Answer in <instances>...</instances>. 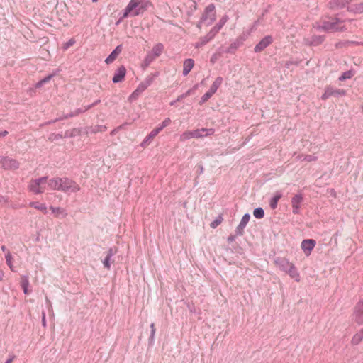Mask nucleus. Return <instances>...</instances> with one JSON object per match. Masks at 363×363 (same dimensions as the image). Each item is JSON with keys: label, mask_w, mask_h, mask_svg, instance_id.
<instances>
[{"label": "nucleus", "mask_w": 363, "mask_h": 363, "mask_svg": "<svg viewBox=\"0 0 363 363\" xmlns=\"http://www.w3.org/2000/svg\"><path fill=\"white\" fill-rule=\"evenodd\" d=\"M345 21L338 18L337 16L331 18L330 21L323 19L321 25L318 26V29L328 33L343 32L346 30V27L343 25Z\"/></svg>", "instance_id": "f257e3e1"}, {"label": "nucleus", "mask_w": 363, "mask_h": 363, "mask_svg": "<svg viewBox=\"0 0 363 363\" xmlns=\"http://www.w3.org/2000/svg\"><path fill=\"white\" fill-rule=\"evenodd\" d=\"M215 20V6L211 4L206 7L200 21L197 23V27L201 29L203 26H208L211 25Z\"/></svg>", "instance_id": "f03ea898"}, {"label": "nucleus", "mask_w": 363, "mask_h": 363, "mask_svg": "<svg viewBox=\"0 0 363 363\" xmlns=\"http://www.w3.org/2000/svg\"><path fill=\"white\" fill-rule=\"evenodd\" d=\"M48 186V177L31 179L28 185V190L34 194H43Z\"/></svg>", "instance_id": "7ed1b4c3"}, {"label": "nucleus", "mask_w": 363, "mask_h": 363, "mask_svg": "<svg viewBox=\"0 0 363 363\" xmlns=\"http://www.w3.org/2000/svg\"><path fill=\"white\" fill-rule=\"evenodd\" d=\"M154 77L148 76L137 87V89L129 96L130 101H135L138 97L153 82Z\"/></svg>", "instance_id": "20e7f679"}, {"label": "nucleus", "mask_w": 363, "mask_h": 363, "mask_svg": "<svg viewBox=\"0 0 363 363\" xmlns=\"http://www.w3.org/2000/svg\"><path fill=\"white\" fill-rule=\"evenodd\" d=\"M79 190L80 186L76 182L67 177H62V191L75 193Z\"/></svg>", "instance_id": "39448f33"}, {"label": "nucleus", "mask_w": 363, "mask_h": 363, "mask_svg": "<svg viewBox=\"0 0 363 363\" xmlns=\"http://www.w3.org/2000/svg\"><path fill=\"white\" fill-rule=\"evenodd\" d=\"M347 91L345 89H335L332 86H327L323 94L321 96L322 100H326L331 96L340 97L346 95Z\"/></svg>", "instance_id": "423d86ee"}, {"label": "nucleus", "mask_w": 363, "mask_h": 363, "mask_svg": "<svg viewBox=\"0 0 363 363\" xmlns=\"http://www.w3.org/2000/svg\"><path fill=\"white\" fill-rule=\"evenodd\" d=\"M1 164L4 170H16L20 167V163L17 160L6 156H2Z\"/></svg>", "instance_id": "0eeeda50"}, {"label": "nucleus", "mask_w": 363, "mask_h": 363, "mask_svg": "<svg viewBox=\"0 0 363 363\" xmlns=\"http://www.w3.org/2000/svg\"><path fill=\"white\" fill-rule=\"evenodd\" d=\"M352 320L359 325H363V301L357 303L352 313Z\"/></svg>", "instance_id": "6e6552de"}, {"label": "nucleus", "mask_w": 363, "mask_h": 363, "mask_svg": "<svg viewBox=\"0 0 363 363\" xmlns=\"http://www.w3.org/2000/svg\"><path fill=\"white\" fill-rule=\"evenodd\" d=\"M273 42L272 37L271 35H267L262 38L254 48L255 52H260L264 50L267 47L271 45Z\"/></svg>", "instance_id": "1a4fd4ad"}, {"label": "nucleus", "mask_w": 363, "mask_h": 363, "mask_svg": "<svg viewBox=\"0 0 363 363\" xmlns=\"http://www.w3.org/2000/svg\"><path fill=\"white\" fill-rule=\"evenodd\" d=\"M352 0H331L328 4V7L333 11L342 9L348 5Z\"/></svg>", "instance_id": "9d476101"}, {"label": "nucleus", "mask_w": 363, "mask_h": 363, "mask_svg": "<svg viewBox=\"0 0 363 363\" xmlns=\"http://www.w3.org/2000/svg\"><path fill=\"white\" fill-rule=\"evenodd\" d=\"M62 177H55L48 181V186L50 190L62 191Z\"/></svg>", "instance_id": "9b49d317"}, {"label": "nucleus", "mask_w": 363, "mask_h": 363, "mask_svg": "<svg viewBox=\"0 0 363 363\" xmlns=\"http://www.w3.org/2000/svg\"><path fill=\"white\" fill-rule=\"evenodd\" d=\"M214 129L201 128L192 130L193 138H199L203 136H209L214 134Z\"/></svg>", "instance_id": "f8f14e48"}, {"label": "nucleus", "mask_w": 363, "mask_h": 363, "mask_svg": "<svg viewBox=\"0 0 363 363\" xmlns=\"http://www.w3.org/2000/svg\"><path fill=\"white\" fill-rule=\"evenodd\" d=\"M315 245V241L312 239L303 240L301 242V248L305 254L308 256Z\"/></svg>", "instance_id": "ddd939ff"}, {"label": "nucleus", "mask_w": 363, "mask_h": 363, "mask_svg": "<svg viewBox=\"0 0 363 363\" xmlns=\"http://www.w3.org/2000/svg\"><path fill=\"white\" fill-rule=\"evenodd\" d=\"M216 35V33L211 29L206 35L199 38V40L195 44V48H199L203 46L211 40Z\"/></svg>", "instance_id": "4468645a"}, {"label": "nucleus", "mask_w": 363, "mask_h": 363, "mask_svg": "<svg viewBox=\"0 0 363 363\" xmlns=\"http://www.w3.org/2000/svg\"><path fill=\"white\" fill-rule=\"evenodd\" d=\"M303 196L301 194H296L291 199V206H292V212L294 214H298L299 213L300 204L303 201Z\"/></svg>", "instance_id": "2eb2a0df"}, {"label": "nucleus", "mask_w": 363, "mask_h": 363, "mask_svg": "<svg viewBox=\"0 0 363 363\" xmlns=\"http://www.w3.org/2000/svg\"><path fill=\"white\" fill-rule=\"evenodd\" d=\"M250 218V216L249 213H245L242 216L241 221L240 222L239 225L236 228V230H235L236 235H243L244 228H245L247 223L249 222Z\"/></svg>", "instance_id": "dca6fc26"}, {"label": "nucleus", "mask_w": 363, "mask_h": 363, "mask_svg": "<svg viewBox=\"0 0 363 363\" xmlns=\"http://www.w3.org/2000/svg\"><path fill=\"white\" fill-rule=\"evenodd\" d=\"M274 263L276 266L281 271L286 272L289 267L292 264L289 259L284 257H279L275 259Z\"/></svg>", "instance_id": "f3484780"}, {"label": "nucleus", "mask_w": 363, "mask_h": 363, "mask_svg": "<svg viewBox=\"0 0 363 363\" xmlns=\"http://www.w3.org/2000/svg\"><path fill=\"white\" fill-rule=\"evenodd\" d=\"M126 73V69L123 65L120 66L116 71L112 79L113 83H118L123 80Z\"/></svg>", "instance_id": "a211bd4d"}, {"label": "nucleus", "mask_w": 363, "mask_h": 363, "mask_svg": "<svg viewBox=\"0 0 363 363\" xmlns=\"http://www.w3.org/2000/svg\"><path fill=\"white\" fill-rule=\"evenodd\" d=\"M149 6H151V3L146 0H139L138 8L135 9L133 13V16L143 14L148 8Z\"/></svg>", "instance_id": "6ab92c4d"}, {"label": "nucleus", "mask_w": 363, "mask_h": 363, "mask_svg": "<svg viewBox=\"0 0 363 363\" xmlns=\"http://www.w3.org/2000/svg\"><path fill=\"white\" fill-rule=\"evenodd\" d=\"M139 0H130L125 9L123 18H126L129 13H133L134 11L138 8Z\"/></svg>", "instance_id": "aec40b11"}, {"label": "nucleus", "mask_w": 363, "mask_h": 363, "mask_svg": "<svg viewBox=\"0 0 363 363\" xmlns=\"http://www.w3.org/2000/svg\"><path fill=\"white\" fill-rule=\"evenodd\" d=\"M121 51H122V45H119L107 57V58L105 60V62L106 64H110V63L113 62L116 59L117 56L121 52Z\"/></svg>", "instance_id": "412c9836"}, {"label": "nucleus", "mask_w": 363, "mask_h": 363, "mask_svg": "<svg viewBox=\"0 0 363 363\" xmlns=\"http://www.w3.org/2000/svg\"><path fill=\"white\" fill-rule=\"evenodd\" d=\"M291 278L294 279L296 282H299L301 280L300 274L297 271L295 265L292 263L286 272Z\"/></svg>", "instance_id": "4be33fe9"}, {"label": "nucleus", "mask_w": 363, "mask_h": 363, "mask_svg": "<svg viewBox=\"0 0 363 363\" xmlns=\"http://www.w3.org/2000/svg\"><path fill=\"white\" fill-rule=\"evenodd\" d=\"M194 61L192 59H186L184 62L183 74L186 76L192 69Z\"/></svg>", "instance_id": "5701e85b"}, {"label": "nucleus", "mask_w": 363, "mask_h": 363, "mask_svg": "<svg viewBox=\"0 0 363 363\" xmlns=\"http://www.w3.org/2000/svg\"><path fill=\"white\" fill-rule=\"evenodd\" d=\"M363 340V328L356 333L351 340L352 345H357Z\"/></svg>", "instance_id": "b1692460"}, {"label": "nucleus", "mask_w": 363, "mask_h": 363, "mask_svg": "<svg viewBox=\"0 0 363 363\" xmlns=\"http://www.w3.org/2000/svg\"><path fill=\"white\" fill-rule=\"evenodd\" d=\"M91 108V106H85L84 108H78V109L75 110L73 113L66 115L64 117L60 118L59 120L65 119V118H68L70 117H74V116H78L80 113H84L85 111H88Z\"/></svg>", "instance_id": "393cba45"}, {"label": "nucleus", "mask_w": 363, "mask_h": 363, "mask_svg": "<svg viewBox=\"0 0 363 363\" xmlns=\"http://www.w3.org/2000/svg\"><path fill=\"white\" fill-rule=\"evenodd\" d=\"M50 208L56 217L62 216V218H65L67 216V211L61 207L50 206Z\"/></svg>", "instance_id": "a878e982"}, {"label": "nucleus", "mask_w": 363, "mask_h": 363, "mask_svg": "<svg viewBox=\"0 0 363 363\" xmlns=\"http://www.w3.org/2000/svg\"><path fill=\"white\" fill-rule=\"evenodd\" d=\"M296 160L298 161H306V162H313L316 161L318 157L314 155H298L296 157Z\"/></svg>", "instance_id": "bb28decb"}, {"label": "nucleus", "mask_w": 363, "mask_h": 363, "mask_svg": "<svg viewBox=\"0 0 363 363\" xmlns=\"http://www.w3.org/2000/svg\"><path fill=\"white\" fill-rule=\"evenodd\" d=\"M164 50V45L162 43H157L154 45V47L152 49L151 55H153L155 56V58L159 57Z\"/></svg>", "instance_id": "cd10ccee"}, {"label": "nucleus", "mask_w": 363, "mask_h": 363, "mask_svg": "<svg viewBox=\"0 0 363 363\" xmlns=\"http://www.w3.org/2000/svg\"><path fill=\"white\" fill-rule=\"evenodd\" d=\"M228 20V16H223L219 21V22L212 28V30L217 34L219 30L223 28V26L225 24L227 21Z\"/></svg>", "instance_id": "c85d7f7f"}, {"label": "nucleus", "mask_w": 363, "mask_h": 363, "mask_svg": "<svg viewBox=\"0 0 363 363\" xmlns=\"http://www.w3.org/2000/svg\"><path fill=\"white\" fill-rule=\"evenodd\" d=\"M223 83V78L221 77H217L215 81L213 82L209 91L212 92L213 94L216 92L219 86Z\"/></svg>", "instance_id": "c756f323"}, {"label": "nucleus", "mask_w": 363, "mask_h": 363, "mask_svg": "<svg viewBox=\"0 0 363 363\" xmlns=\"http://www.w3.org/2000/svg\"><path fill=\"white\" fill-rule=\"evenodd\" d=\"M282 195L280 192L277 191L274 196L271 199L269 205L272 209H275L277 206L279 200L281 198Z\"/></svg>", "instance_id": "7c9ffc66"}, {"label": "nucleus", "mask_w": 363, "mask_h": 363, "mask_svg": "<svg viewBox=\"0 0 363 363\" xmlns=\"http://www.w3.org/2000/svg\"><path fill=\"white\" fill-rule=\"evenodd\" d=\"M347 10L350 12H354L356 13H363V2L357 4L355 5H352L351 6H348Z\"/></svg>", "instance_id": "2f4dec72"}, {"label": "nucleus", "mask_w": 363, "mask_h": 363, "mask_svg": "<svg viewBox=\"0 0 363 363\" xmlns=\"http://www.w3.org/2000/svg\"><path fill=\"white\" fill-rule=\"evenodd\" d=\"M160 132V129H157V128L152 130L150 133V134L145 138L143 142L141 143V145L145 146L146 144L149 143L150 140L153 139Z\"/></svg>", "instance_id": "473e14b6"}, {"label": "nucleus", "mask_w": 363, "mask_h": 363, "mask_svg": "<svg viewBox=\"0 0 363 363\" xmlns=\"http://www.w3.org/2000/svg\"><path fill=\"white\" fill-rule=\"evenodd\" d=\"M325 40L323 35H313L311 38V40L308 43L310 45H318L321 44Z\"/></svg>", "instance_id": "72a5a7b5"}, {"label": "nucleus", "mask_w": 363, "mask_h": 363, "mask_svg": "<svg viewBox=\"0 0 363 363\" xmlns=\"http://www.w3.org/2000/svg\"><path fill=\"white\" fill-rule=\"evenodd\" d=\"M29 206L40 211L45 214L47 213V207L44 203H40L38 202H30Z\"/></svg>", "instance_id": "f704fd0d"}, {"label": "nucleus", "mask_w": 363, "mask_h": 363, "mask_svg": "<svg viewBox=\"0 0 363 363\" xmlns=\"http://www.w3.org/2000/svg\"><path fill=\"white\" fill-rule=\"evenodd\" d=\"M357 44H359V43L356 42V41L345 40V41H340V42L336 43L335 47L337 48H342L344 47H347L351 45H357Z\"/></svg>", "instance_id": "c9c22d12"}, {"label": "nucleus", "mask_w": 363, "mask_h": 363, "mask_svg": "<svg viewBox=\"0 0 363 363\" xmlns=\"http://www.w3.org/2000/svg\"><path fill=\"white\" fill-rule=\"evenodd\" d=\"M354 74V71L348 70L342 74V75L339 77V80L342 82L348 79H351Z\"/></svg>", "instance_id": "e433bc0d"}, {"label": "nucleus", "mask_w": 363, "mask_h": 363, "mask_svg": "<svg viewBox=\"0 0 363 363\" xmlns=\"http://www.w3.org/2000/svg\"><path fill=\"white\" fill-rule=\"evenodd\" d=\"M5 258H6V262L7 265L9 267V268L12 271H14V267L12 264L13 257H12L11 253L9 251H8L7 253L6 254Z\"/></svg>", "instance_id": "4c0bfd02"}, {"label": "nucleus", "mask_w": 363, "mask_h": 363, "mask_svg": "<svg viewBox=\"0 0 363 363\" xmlns=\"http://www.w3.org/2000/svg\"><path fill=\"white\" fill-rule=\"evenodd\" d=\"M253 215L256 218H262L264 216V211L263 208L259 207L254 210Z\"/></svg>", "instance_id": "58836bf2"}, {"label": "nucleus", "mask_w": 363, "mask_h": 363, "mask_svg": "<svg viewBox=\"0 0 363 363\" xmlns=\"http://www.w3.org/2000/svg\"><path fill=\"white\" fill-rule=\"evenodd\" d=\"M193 138L192 131H185L180 135V140L185 141Z\"/></svg>", "instance_id": "ea45409f"}, {"label": "nucleus", "mask_w": 363, "mask_h": 363, "mask_svg": "<svg viewBox=\"0 0 363 363\" xmlns=\"http://www.w3.org/2000/svg\"><path fill=\"white\" fill-rule=\"evenodd\" d=\"M155 59V56H153V55H151L150 53L147 54L143 61L144 65L145 67H147Z\"/></svg>", "instance_id": "a19ab883"}, {"label": "nucleus", "mask_w": 363, "mask_h": 363, "mask_svg": "<svg viewBox=\"0 0 363 363\" xmlns=\"http://www.w3.org/2000/svg\"><path fill=\"white\" fill-rule=\"evenodd\" d=\"M213 94L209 90L205 93L203 96L201 98L200 104H204L206 101H207Z\"/></svg>", "instance_id": "79ce46f5"}, {"label": "nucleus", "mask_w": 363, "mask_h": 363, "mask_svg": "<svg viewBox=\"0 0 363 363\" xmlns=\"http://www.w3.org/2000/svg\"><path fill=\"white\" fill-rule=\"evenodd\" d=\"M223 220V218L221 216H218L211 223V227L212 228H216L217 226H218Z\"/></svg>", "instance_id": "37998d69"}, {"label": "nucleus", "mask_w": 363, "mask_h": 363, "mask_svg": "<svg viewBox=\"0 0 363 363\" xmlns=\"http://www.w3.org/2000/svg\"><path fill=\"white\" fill-rule=\"evenodd\" d=\"M21 284L22 288H26V286H29V280H28V276L27 275H23L21 278Z\"/></svg>", "instance_id": "c03bdc74"}, {"label": "nucleus", "mask_w": 363, "mask_h": 363, "mask_svg": "<svg viewBox=\"0 0 363 363\" xmlns=\"http://www.w3.org/2000/svg\"><path fill=\"white\" fill-rule=\"evenodd\" d=\"M111 257H109V256L106 255L105 259L103 260V264L107 269H110L111 268Z\"/></svg>", "instance_id": "a18cd8bd"}, {"label": "nucleus", "mask_w": 363, "mask_h": 363, "mask_svg": "<svg viewBox=\"0 0 363 363\" xmlns=\"http://www.w3.org/2000/svg\"><path fill=\"white\" fill-rule=\"evenodd\" d=\"M171 122V120L170 118H166L165 120H164L161 124V125L160 127H157V129H160V131H161L163 128H164L165 127H167V125H169Z\"/></svg>", "instance_id": "49530a36"}, {"label": "nucleus", "mask_w": 363, "mask_h": 363, "mask_svg": "<svg viewBox=\"0 0 363 363\" xmlns=\"http://www.w3.org/2000/svg\"><path fill=\"white\" fill-rule=\"evenodd\" d=\"M191 93V90L189 89L186 92H185L184 94H181L180 96H179L177 98V101H182L184 99H185L186 97H187L188 96H189Z\"/></svg>", "instance_id": "de8ad7c7"}, {"label": "nucleus", "mask_w": 363, "mask_h": 363, "mask_svg": "<svg viewBox=\"0 0 363 363\" xmlns=\"http://www.w3.org/2000/svg\"><path fill=\"white\" fill-rule=\"evenodd\" d=\"M107 129L106 126L105 125H98L95 128L94 132V133H96V132H104L106 131Z\"/></svg>", "instance_id": "09e8293b"}, {"label": "nucleus", "mask_w": 363, "mask_h": 363, "mask_svg": "<svg viewBox=\"0 0 363 363\" xmlns=\"http://www.w3.org/2000/svg\"><path fill=\"white\" fill-rule=\"evenodd\" d=\"M150 328H151V334H150V340L152 341L154 340V337H155V324L153 323H151Z\"/></svg>", "instance_id": "8fccbe9b"}, {"label": "nucleus", "mask_w": 363, "mask_h": 363, "mask_svg": "<svg viewBox=\"0 0 363 363\" xmlns=\"http://www.w3.org/2000/svg\"><path fill=\"white\" fill-rule=\"evenodd\" d=\"M117 252V250L116 248H110L107 252V255L109 256V257H112Z\"/></svg>", "instance_id": "3c124183"}, {"label": "nucleus", "mask_w": 363, "mask_h": 363, "mask_svg": "<svg viewBox=\"0 0 363 363\" xmlns=\"http://www.w3.org/2000/svg\"><path fill=\"white\" fill-rule=\"evenodd\" d=\"M54 77V74H50L48 76H47L46 77L43 78V79H41V81L43 82V84H45L48 82H50V80Z\"/></svg>", "instance_id": "603ef678"}, {"label": "nucleus", "mask_w": 363, "mask_h": 363, "mask_svg": "<svg viewBox=\"0 0 363 363\" xmlns=\"http://www.w3.org/2000/svg\"><path fill=\"white\" fill-rule=\"evenodd\" d=\"M74 43V40L73 39H70L67 43L65 47V49L69 48V46L72 45Z\"/></svg>", "instance_id": "864d4df0"}, {"label": "nucleus", "mask_w": 363, "mask_h": 363, "mask_svg": "<svg viewBox=\"0 0 363 363\" xmlns=\"http://www.w3.org/2000/svg\"><path fill=\"white\" fill-rule=\"evenodd\" d=\"M236 238V235H230L228 238V242H233Z\"/></svg>", "instance_id": "5fc2aeb1"}, {"label": "nucleus", "mask_w": 363, "mask_h": 363, "mask_svg": "<svg viewBox=\"0 0 363 363\" xmlns=\"http://www.w3.org/2000/svg\"><path fill=\"white\" fill-rule=\"evenodd\" d=\"M15 355H12L6 361L5 363H12V362L13 361V359H15Z\"/></svg>", "instance_id": "6e6d98bb"}, {"label": "nucleus", "mask_w": 363, "mask_h": 363, "mask_svg": "<svg viewBox=\"0 0 363 363\" xmlns=\"http://www.w3.org/2000/svg\"><path fill=\"white\" fill-rule=\"evenodd\" d=\"M44 84L41 80H40L38 83L35 84V88L39 89Z\"/></svg>", "instance_id": "4d7b16f0"}, {"label": "nucleus", "mask_w": 363, "mask_h": 363, "mask_svg": "<svg viewBox=\"0 0 363 363\" xmlns=\"http://www.w3.org/2000/svg\"><path fill=\"white\" fill-rule=\"evenodd\" d=\"M42 324L44 327H45L46 325V321H45V313L43 314V318H42Z\"/></svg>", "instance_id": "13d9d810"}, {"label": "nucleus", "mask_w": 363, "mask_h": 363, "mask_svg": "<svg viewBox=\"0 0 363 363\" xmlns=\"http://www.w3.org/2000/svg\"><path fill=\"white\" fill-rule=\"evenodd\" d=\"M8 135V131L4 130V131L1 132V133H0V138H1V137H4V136H6V135Z\"/></svg>", "instance_id": "bf43d9fd"}, {"label": "nucleus", "mask_w": 363, "mask_h": 363, "mask_svg": "<svg viewBox=\"0 0 363 363\" xmlns=\"http://www.w3.org/2000/svg\"><path fill=\"white\" fill-rule=\"evenodd\" d=\"M4 277V273L2 270H0V281L3 280V278Z\"/></svg>", "instance_id": "052dcab7"}, {"label": "nucleus", "mask_w": 363, "mask_h": 363, "mask_svg": "<svg viewBox=\"0 0 363 363\" xmlns=\"http://www.w3.org/2000/svg\"><path fill=\"white\" fill-rule=\"evenodd\" d=\"M23 292L25 294H28L29 292H28V286H26V288H23Z\"/></svg>", "instance_id": "680f3d73"}, {"label": "nucleus", "mask_w": 363, "mask_h": 363, "mask_svg": "<svg viewBox=\"0 0 363 363\" xmlns=\"http://www.w3.org/2000/svg\"><path fill=\"white\" fill-rule=\"evenodd\" d=\"M99 102H100V100H97V101H96L94 103H93L92 104H91L90 106H91V107H93V106H94L95 105L98 104Z\"/></svg>", "instance_id": "e2e57ef3"}, {"label": "nucleus", "mask_w": 363, "mask_h": 363, "mask_svg": "<svg viewBox=\"0 0 363 363\" xmlns=\"http://www.w3.org/2000/svg\"><path fill=\"white\" fill-rule=\"evenodd\" d=\"M177 102H178V101H177V99H176V100H174V101H171V102L169 103V104H170V106H174V105H175V104H176Z\"/></svg>", "instance_id": "0e129e2a"}, {"label": "nucleus", "mask_w": 363, "mask_h": 363, "mask_svg": "<svg viewBox=\"0 0 363 363\" xmlns=\"http://www.w3.org/2000/svg\"><path fill=\"white\" fill-rule=\"evenodd\" d=\"M1 248V250L4 252H5L6 250V247L5 245H2Z\"/></svg>", "instance_id": "69168bd1"}, {"label": "nucleus", "mask_w": 363, "mask_h": 363, "mask_svg": "<svg viewBox=\"0 0 363 363\" xmlns=\"http://www.w3.org/2000/svg\"><path fill=\"white\" fill-rule=\"evenodd\" d=\"M199 169H200V173H202V172H203V166H201H201H199Z\"/></svg>", "instance_id": "338daca9"}, {"label": "nucleus", "mask_w": 363, "mask_h": 363, "mask_svg": "<svg viewBox=\"0 0 363 363\" xmlns=\"http://www.w3.org/2000/svg\"><path fill=\"white\" fill-rule=\"evenodd\" d=\"M113 133H115V130H113V131L111 132V135H113Z\"/></svg>", "instance_id": "774afa93"}]
</instances>
